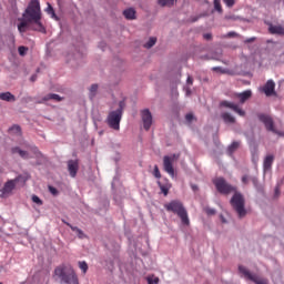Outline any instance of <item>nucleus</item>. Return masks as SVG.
I'll return each mask as SVG.
<instances>
[{"label": "nucleus", "mask_w": 284, "mask_h": 284, "mask_svg": "<svg viewBox=\"0 0 284 284\" xmlns=\"http://www.w3.org/2000/svg\"><path fill=\"white\" fill-rule=\"evenodd\" d=\"M29 23H34L33 30L45 32V27L41 23V3L39 0H31L22 14V21L18 24L21 34L28 30Z\"/></svg>", "instance_id": "nucleus-1"}, {"label": "nucleus", "mask_w": 284, "mask_h": 284, "mask_svg": "<svg viewBox=\"0 0 284 284\" xmlns=\"http://www.w3.org/2000/svg\"><path fill=\"white\" fill-rule=\"evenodd\" d=\"M54 276H57V278H60L61 284H79V277L77 276L74 270L65 273V265L63 264L55 267Z\"/></svg>", "instance_id": "nucleus-2"}, {"label": "nucleus", "mask_w": 284, "mask_h": 284, "mask_svg": "<svg viewBox=\"0 0 284 284\" xmlns=\"http://www.w3.org/2000/svg\"><path fill=\"white\" fill-rule=\"evenodd\" d=\"M231 206L236 212L239 219H243L247 215V210H245V197L241 192L235 191L230 201Z\"/></svg>", "instance_id": "nucleus-3"}, {"label": "nucleus", "mask_w": 284, "mask_h": 284, "mask_svg": "<svg viewBox=\"0 0 284 284\" xmlns=\"http://www.w3.org/2000/svg\"><path fill=\"white\" fill-rule=\"evenodd\" d=\"M123 118V102H120V108L111 111L106 118V123L112 130H121V119Z\"/></svg>", "instance_id": "nucleus-4"}, {"label": "nucleus", "mask_w": 284, "mask_h": 284, "mask_svg": "<svg viewBox=\"0 0 284 284\" xmlns=\"http://www.w3.org/2000/svg\"><path fill=\"white\" fill-rule=\"evenodd\" d=\"M213 184L215 185L216 191L220 194H224L225 196H227V194L236 192V186L227 183V181L224 178L214 179Z\"/></svg>", "instance_id": "nucleus-5"}, {"label": "nucleus", "mask_w": 284, "mask_h": 284, "mask_svg": "<svg viewBox=\"0 0 284 284\" xmlns=\"http://www.w3.org/2000/svg\"><path fill=\"white\" fill-rule=\"evenodd\" d=\"M23 175H18L13 180H9L4 183L3 187L0 190V199H8L9 196H12V192H14V187H17V184L19 181H22Z\"/></svg>", "instance_id": "nucleus-6"}, {"label": "nucleus", "mask_w": 284, "mask_h": 284, "mask_svg": "<svg viewBox=\"0 0 284 284\" xmlns=\"http://www.w3.org/2000/svg\"><path fill=\"white\" fill-rule=\"evenodd\" d=\"M174 163H176V154L165 155L163 158V168L170 176H174Z\"/></svg>", "instance_id": "nucleus-7"}, {"label": "nucleus", "mask_w": 284, "mask_h": 284, "mask_svg": "<svg viewBox=\"0 0 284 284\" xmlns=\"http://www.w3.org/2000/svg\"><path fill=\"white\" fill-rule=\"evenodd\" d=\"M239 272L244 276V278H247L248 281H252L255 284H267L266 280H258L256 275L252 274L247 267L240 265Z\"/></svg>", "instance_id": "nucleus-8"}, {"label": "nucleus", "mask_w": 284, "mask_h": 284, "mask_svg": "<svg viewBox=\"0 0 284 284\" xmlns=\"http://www.w3.org/2000/svg\"><path fill=\"white\" fill-rule=\"evenodd\" d=\"M258 119L261 123H263L268 132L276 133V129L274 128V119L267 114H258Z\"/></svg>", "instance_id": "nucleus-9"}, {"label": "nucleus", "mask_w": 284, "mask_h": 284, "mask_svg": "<svg viewBox=\"0 0 284 284\" xmlns=\"http://www.w3.org/2000/svg\"><path fill=\"white\" fill-rule=\"evenodd\" d=\"M141 118L143 122L144 130H150L152 128V112L150 109H144L141 111Z\"/></svg>", "instance_id": "nucleus-10"}, {"label": "nucleus", "mask_w": 284, "mask_h": 284, "mask_svg": "<svg viewBox=\"0 0 284 284\" xmlns=\"http://www.w3.org/2000/svg\"><path fill=\"white\" fill-rule=\"evenodd\" d=\"M220 105L222 108H229V110H233V112H235L236 114H239V116H245V111H243V109L239 108V104H235L233 102L230 101H222L220 103Z\"/></svg>", "instance_id": "nucleus-11"}, {"label": "nucleus", "mask_w": 284, "mask_h": 284, "mask_svg": "<svg viewBox=\"0 0 284 284\" xmlns=\"http://www.w3.org/2000/svg\"><path fill=\"white\" fill-rule=\"evenodd\" d=\"M179 216L183 227H190V216H187V210L183 207V204H179Z\"/></svg>", "instance_id": "nucleus-12"}, {"label": "nucleus", "mask_w": 284, "mask_h": 284, "mask_svg": "<svg viewBox=\"0 0 284 284\" xmlns=\"http://www.w3.org/2000/svg\"><path fill=\"white\" fill-rule=\"evenodd\" d=\"M68 171L72 179L77 178L79 172V160H69L68 161Z\"/></svg>", "instance_id": "nucleus-13"}, {"label": "nucleus", "mask_w": 284, "mask_h": 284, "mask_svg": "<svg viewBox=\"0 0 284 284\" xmlns=\"http://www.w3.org/2000/svg\"><path fill=\"white\" fill-rule=\"evenodd\" d=\"M275 88L276 83H274L273 80H268L263 88V92L266 97H272V94H275Z\"/></svg>", "instance_id": "nucleus-14"}, {"label": "nucleus", "mask_w": 284, "mask_h": 284, "mask_svg": "<svg viewBox=\"0 0 284 284\" xmlns=\"http://www.w3.org/2000/svg\"><path fill=\"white\" fill-rule=\"evenodd\" d=\"M268 32L271 34H278L280 37H284V28H283V26L270 24Z\"/></svg>", "instance_id": "nucleus-15"}, {"label": "nucleus", "mask_w": 284, "mask_h": 284, "mask_svg": "<svg viewBox=\"0 0 284 284\" xmlns=\"http://www.w3.org/2000/svg\"><path fill=\"white\" fill-rule=\"evenodd\" d=\"M166 212H173V214H179V201H172L164 205Z\"/></svg>", "instance_id": "nucleus-16"}, {"label": "nucleus", "mask_w": 284, "mask_h": 284, "mask_svg": "<svg viewBox=\"0 0 284 284\" xmlns=\"http://www.w3.org/2000/svg\"><path fill=\"white\" fill-rule=\"evenodd\" d=\"M0 100L7 101L8 103H14V101H17V98L11 92H2L0 93Z\"/></svg>", "instance_id": "nucleus-17"}, {"label": "nucleus", "mask_w": 284, "mask_h": 284, "mask_svg": "<svg viewBox=\"0 0 284 284\" xmlns=\"http://www.w3.org/2000/svg\"><path fill=\"white\" fill-rule=\"evenodd\" d=\"M193 84H194V79L192 78V75H189L186 79V85L183 88L186 97H190L192 94Z\"/></svg>", "instance_id": "nucleus-18"}, {"label": "nucleus", "mask_w": 284, "mask_h": 284, "mask_svg": "<svg viewBox=\"0 0 284 284\" xmlns=\"http://www.w3.org/2000/svg\"><path fill=\"white\" fill-rule=\"evenodd\" d=\"M123 16L129 21H134V19H136V10H134V8H129L123 11Z\"/></svg>", "instance_id": "nucleus-19"}, {"label": "nucleus", "mask_w": 284, "mask_h": 284, "mask_svg": "<svg viewBox=\"0 0 284 284\" xmlns=\"http://www.w3.org/2000/svg\"><path fill=\"white\" fill-rule=\"evenodd\" d=\"M11 153L12 154H19V156H21V159H30V154L28 153V151H23L19 146L12 148Z\"/></svg>", "instance_id": "nucleus-20"}, {"label": "nucleus", "mask_w": 284, "mask_h": 284, "mask_svg": "<svg viewBox=\"0 0 284 284\" xmlns=\"http://www.w3.org/2000/svg\"><path fill=\"white\" fill-rule=\"evenodd\" d=\"M237 99H240V103H245L248 99H252V91L246 90L242 93L236 94Z\"/></svg>", "instance_id": "nucleus-21"}, {"label": "nucleus", "mask_w": 284, "mask_h": 284, "mask_svg": "<svg viewBox=\"0 0 284 284\" xmlns=\"http://www.w3.org/2000/svg\"><path fill=\"white\" fill-rule=\"evenodd\" d=\"M239 148H241V141H233L231 143V145H229V148H227L229 156H232L234 154V152H236V150H239Z\"/></svg>", "instance_id": "nucleus-22"}, {"label": "nucleus", "mask_w": 284, "mask_h": 284, "mask_svg": "<svg viewBox=\"0 0 284 284\" xmlns=\"http://www.w3.org/2000/svg\"><path fill=\"white\" fill-rule=\"evenodd\" d=\"M273 163H274V155H266L263 163V168L265 172H267V170H272Z\"/></svg>", "instance_id": "nucleus-23"}, {"label": "nucleus", "mask_w": 284, "mask_h": 284, "mask_svg": "<svg viewBox=\"0 0 284 284\" xmlns=\"http://www.w3.org/2000/svg\"><path fill=\"white\" fill-rule=\"evenodd\" d=\"M221 118L223 119L224 123H236V118H234L227 112L222 113Z\"/></svg>", "instance_id": "nucleus-24"}, {"label": "nucleus", "mask_w": 284, "mask_h": 284, "mask_svg": "<svg viewBox=\"0 0 284 284\" xmlns=\"http://www.w3.org/2000/svg\"><path fill=\"white\" fill-rule=\"evenodd\" d=\"M161 8H172L176 3V0H158Z\"/></svg>", "instance_id": "nucleus-25"}, {"label": "nucleus", "mask_w": 284, "mask_h": 284, "mask_svg": "<svg viewBox=\"0 0 284 284\" xmlns=\"http://www.w3.org/2000/svg\"><path fill=\"white\" fill-rule=\"evenodd\" d=\"M63 101V98H61L59 94L57 93H49L43 98V101Z\"/></svg>", "instance_id": "nucleus-26"}, {"label": "nucleus", "mask_w": 284, "mask_h": 284, "mask_svg": "<svg viewBox=\"0 0 284 284\" xmlns=\"http://www.w3.org/2000/svg\"><path fill=\"white\" fill-rule=\"evenodd\" d=\"M67 225L72 230V232H75L77 235L80 237V239H85V233H83V231H81V229L77 227V226H72V224L70 223H67Z\"/></svg>", "instance_id": "nucleus-27"}, {"label": "nucleus", "mask_w": 284, "mask_h": 284, "mask_svg": "<svg viewBox=\"0 0 284 284\" xmlns=\"http://www.w3.org/2000/svg\"><path fill=\"white\" fill-rule=\"evenodd\" d=\"M196 122V116H194V113H186L185 114V123L186 125H192V123Z\"/></svg>", "instance_id": "nucleus-28"}, {"label": "nucleus", "mask_w": 284, "mask_h": 284, "mask_svg": "<svg viewBox=\"0 0 284 284\" xmlns=\"http://www.w3.org/2000/svg\"><path fill=\"white\" fill-rule=\"evenodd\" d=\"M176 88H178L176 81L171 82V97H172V99H176V97H179Z\"/></svg>", "instance_id": "nucleus-29"}, {"label": "nucleus", "mask_w": 284, "mask_h": 284, "mask_svg": "<svg viewBox=\"0 0 284 284\" xmlns=\"http://www.w3.org/2000/svg\"><path fill=\"white\" fill-rule=\"evenodd\" d=\"M156 45V38L152 37L149 39V41L144 44V48L150 50V48H154Z\"/></svg>", "instance_id": "nucleus-30"}, {"label": "nucleus", "mask_w": 284, "mask_h": 284, "mask_svg": "<svg viewBox=\"0 0 284 284\" xmlns=\"http://www.w3.org/2000/svg\"><path fill=\"white\" fill-rule=\"evenodd\" d=\"M212 70L213 72H221V74H232V71L223 69L221 67H213Z\"/></svg>", "instance_id": "nucleus-31"}, {"label": "nucleus", "mask_w": 284, "mask_h": 284, "mask_svg": "<svg viewBox=\"0 0 284 284\" xmlns=\"http://www.w3.org/2000/svg\"><path fill=\"white\" fill-rule=\"evenodd\" d=\"M45 12L49 13L52 19H57V13H54V8H52V4L48 3Z\"/></svg>", "instance_id": "nucleus-32"}, {"label": "nucleus", "mask_w": 284, "mask_h": 284, "mask_svg": "<svg viewBox=\"0 0 284 284\" xmlns=\"http://www.w3.org/2000/svg\"><path fill=\"white\" fill-rule=\"evenodd\" d=\"M97 90H99V84H92L90 88V97L94 99L97 97Z\"/></svg>", "instance_id": "nucleus-33"}, {"label": "nucleus", "mask_w": 284, "mask_h": 284, "mask_svg": "<svg viewBox=\"0 0 284 284\" xmlns=\"http://www.w3.org/2000/svg\"><path fill=\"white\" fill-rule=\"evenodd\" d=\"M159 186L162 194H164V196H168V194L170 193V187H168V185L165 184H161V182H159Z\"/></svg>", "instance_id": "nucleus-34"}, {"label": "nucleus", "mask_w": 284, "mask_h": 284, "mask_svg": "<svg viewBox=\"0 0 284 284\" xmlns=\"http://www.w3.org/2000/svg\"><path fill=\"white\" fill-rule=\"evenodd\" d=\"M146 281L149 284H159L160 280L158 276L150 275L146 277Z\"/></svg>", "instance_id": "nucleus-35"}, {"label": "nucleus", "mask_w": 284, "mask_h": 284, "mask_svg": "<svg viewBox=\"0 0 284 284\" xmlns=\"http://www.w3.org/2000/svg\"><path fill=\"white\" fill-rule=\"evenodd\" d=\"M10 133H11V134H18V135H20V134H21V126L14 124L12 128H10Z\"/></svg>", "instance_id": "nucleus-36"}, {"label": "nucleus", "mask_w": 284, "mask_h": 284, "mask_svg": "<svg viewBox=\"0 0 284 284\" xmlns=\"http://www.w3.org/2000/svg\"><path fill=\"white\" fill-rule=\"evenodd\" d=\"M214 8L217 12H220V14L223 13V7L221 6V0H214Z\"/></svg>", "instance_id": "nucleus-37"}, {"label": "nucleus", "mask_w": 284, "mask_h": 284, "mask_svg": "<svg viewBox=\"0 0 284 284\" xmlns=\"http://www.w3.org/2000/svg\"><path fill=\"white\" fill-rule=\"evenodd\" d=\"M79 267L83 272V274L88 273V263L85 261L79 262Z\"/></svg>", "instance_id": "nucleus-38"}, {"label": "nucleus", "mask_w": 284, "mask_h": 284, "mask_svg": "<svg viewBox=\"0 0 284 284\" xmlns=\"http://www.w3.org/2000/svg\"><path fill=\"white\" fill-rule=\"evenodd\" d=\"M31 200L37 205H43V201L41 199H39V196H37V195H32Z\"/></svg>", "instance_id": "nucleus-39"}, {"label": "nucleus", "mask_w": 284, "mask_h": 284, "mask_svg": "<svg viewBox=\"0 0 284 284\" xmlns=\"http://www.w3.org/2000/svg\"><path fill=\"white\" fill-rule=\"evenodd\" d=\"M153 175L155 176V179H161V171H159V165L154 166Z\"/></svg>", "instance_id": "nucleus-40"}, {"label": "nucleus", "mask_w": 284, "mask_h": 284, "mask_svg": "<svg viewBox=\"0 0 284 284\" xmlns=\"http://www.w3.org/2000/svg\"><path fill=\"white\" fill-rule=\"evenodd\" d=\"M223 2L225 3V6L227 8H234V4L236 3V0H223Z\"/></svg>", "instance_id": "nucleus-41"}, {"label": "nucleus", "mask_w": 284, "mask_h": 284, "mask_svg": "<svg viewBox=\"0 0 284 284\" xmlns=\"http://www.w3.org/2000/svg\"><path fill=\"white\" fill-rule=\"evenodd\" d=\"M18 52H19L20 57H24L26 52H28V48L27 47H19Z\"/></svg>", "instance_id": "nucleus-42"}, {"label": "nucleus", "mask_w": 284, "mask_h": 284, "mask_svg": "<svg viewBox=\"0 0 284 284\" xmlns=\"http://www.w3.org/2000/svg\"><path fill=\"white\" fill-rule=\"evenodd\" d=\"M49 192H51L53 196H57L59 194V191L54 186H49Z\"/></svg>", "instance_id": "nucleus-43"}, {"label": "nucleus", "mask_w": 284, "mask_h": 284, "mask_svg": "<svg viewBox=\"0 0 284 284\" xmlns=\"http://www.w3.org/2000/svg\"><path fill=\"white\" fill-rule=\"evenodd\" d=\"M242 183H243L244 185H247V183H250V175H243V176H242Z\"/></svg>", "instance_id": "nucleus-44"}, {"label": "nucleus", "mask_w": 284, "mask_h": 284, "mask_svg": "<svg viewBox=\"0 0 284 284\" xmlns=\"http://www.w3.org/2000/svg\"><path fill=\"white\" fill-rule=\"evenodd\" d=\"M203 39H205V41H212V33H204Z\"/></svg>", "instance_id": "nucleus-45"}, {"label": "nucleus", "mask_w": 284, "mask_h": 284, "mask_svg": "<svg viewBox=\"0 0 284 284\" xmlns=\"http://www.w3.org/2000/svg\"><path fill=\"white\" fill-rule=\"evenodd\" d=\"M227 37H229V38L239 37V33H237V32H234V31H231V32L227 33Z\"/></svg>", "instance_id": "nucleus-46"}, {"label": "nucleus", "mask_w": 284, "mask_h": 284, "mask_svg": "<svg viewBox=\"0 0 284 284\" xmlns=\"http://www.w3.org/2000/svg\"><path fill=\"white\" fill-rule=\"evenodd\" d=\"M251 181H252L253 185H255V187H256V185H258V179L251 178Z\"/></svg>", "instance_id": "nucleus-47"}, {"label": "nucleus", "mask_w": 284, "mask_h": 284, "mask_svg": "<svg viewBox=\"0 0 284 284\" xmlns=\"http://www.w3.org/2000/svg\"><path fill=\"white\" fill-rule=\"evenodd\" d=\"M256 41V38H250L245 41V43H254Z\"/></svg>", "instance_id": "nucleus-48"}, {"label": "nucleus", "mask_w": 284, "mask_h": 284, "mask_svg": "<svg viewBox=\"0 0 284 284\" xmlns=\"http://www.w3.org/2000/svg\"><path fill=\"white\" fill-rule=\"evenodd\" d=\"M281 194V189L278 186L275 187V196H278Z\"/></svg>", "instance_id": "nucleus-49"}, {"label": "nucleus", "mask_w": 284, "mask_h": 284, "mask_svg": "<svg viewBox=\"0 0 284 284\" xmlns=\"http://www.w3.org/2000/svg\"><path fill=\"white\" fill-rule=\"evenodd\" d=\"M207 214H216V211L214 209H211L207 211Z\"/></svg>", "instance_id": "nucleus-50"}, {"label": "nucleus", "mask_w": 284, "mask_h": 284, "mask_svg": "<svg viewBox=\"0 0 284 284\" xmlns=\"http://www.w3.org/2000/svg\"><path fill=\"white\" fill-rule=\"evenodd\" d=\"M192 190L193 192H196L199 190V186H196L195 184L192 185Z\"/></svg>", "instance_id": "nucleus-51"}, {"label": "nucleus", "mask_w": 284, "mask_h": 284, "mask_svg": "<svg viewBox=\"0 0 284 284\" xmlns=\"http://www.w3.org/2000/svg\"><path fill=\"white\" fill-rule=\"evenodd\" d=\"M30 81H32V82L37 81V75H32V77L30 78Z\"/></svg>", "instance_id": "nucleus-52"}, {"label": "nucleus", "mask_w": 284, "mask_h": 284, "mask_svg": "<svg viewBox=\"0 0 284 284\" xmlns=\"http://www.w3.org/2000/svg\"><path fill=\"white\" fill-rule=\"evenodd\" d=\"M192 23H195V21H199V17H194V18H192Z\"/></svg>", "instance_id": "nucleus-53"}, {"label": "nucleus", "mask_w": 284, "mask_h": 284, "mask_svg": "<svg viewBox=\"0 0 284 284\" xmlns=\"http://www.w3.org/2000/svg\"><path fill=\"white\" fill-rule=\"evenodd\" d=\"M63 223H65V225H68V222L63 221Z\"/></svg>", "instance_id": "nucleus-54"}, {"label": "nucleus", "mask_w": 284, "mask_h": 284, "mask_svg": "<svg viewBox=\"0 0 284 284\" xmlns=\"http://www.w3.org/2000/svg\"><path fill=\"white\" fill-rule=\"evenodd\" d=\"M0 284H2V283L0 282Z\"/></svg>", "instance_id": "nucleus-55"}]
</instances>
